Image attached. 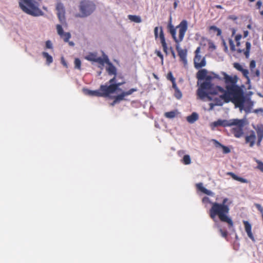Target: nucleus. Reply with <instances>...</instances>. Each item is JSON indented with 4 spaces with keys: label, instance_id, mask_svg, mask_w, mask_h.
I'll list each match as a JSON object with an SVG mask.
<instances>
[{
    "label": "nucleus",
    "instance_id": "obj_46",
    "mask_svg": "<svg viewBox=\"0 0 263 263\" xmlns=\"http://www.w3.org/2000/svg\"><path fill=\"white\" fill-rule=\"evenodd\" d=\"M175 96L178 99L181 98L182 96V93L181 91L179 90V89H178V91H175Z\"/></svg>",
    "mask_w": 263,
    "mask_h": 263
},
{
    "label": "nucleus",
    "instance_id": "obj_14",
    "mask_svg": "<svg viewBox=\"0 0 263 263\" xmlns=\"http://www.w3.org/2000/svg\"><path fill=\"white\" fill-rule=\"evenodd\" d=\"M200 88L202 89L208 90L209 91V93L211 95H217L218 93H213V91L216 90V86H214L211 82L204 81L201 84Z\"/></svg>",
    "mask_w": 263,
    "mask_h": 263
},
{
    "label": "nucleus",
    "instance_id": "obj_4",
    "mask_svg": "<svg viewBox=\"0 0 263 263\" xmlns=\"http://www.w3.org/2000/svg\"><path fill=\"white\" fill-rule=\"evenodd\" d=\"M42 0H19V7L25 13L33 16H43L44 13L40 9Z\"/></svg>",
    "mask_w": 263,
    "mask_h": 263
},
{
    "label": "nucleus",
    "instance_id": "obj_24",
    "mask_svg": "<svg viewBox=\"0 0 263 263\" xmlns=\"http://www.w3.org/2000/svg\"><path fill=\"white\" fill-rule=\"evenodd\" d=\"M227 174L230 176L233 179L241 183H248V182L247 179L237 176L233 172H228Z\"/></svg>",
    "mask_w": 263,
    "mask_h": 263
},
{
    "label": "nucleus",
    "instance_id": "obj_53",
    "mask_svg": "<svg viewBox=\"0 0 263 263\" xmlns=\"http://www.w3.org/2000/svg\"><path fill=\"white\" fill-rule=\"evenodd\" d=\"M229 18L235 21L237 19V17L235 15H232L229 16Z\"/></svg>",
    "mask_w": 263,
    "mask_h": 263
},
{
    "label": "nucleus",
    "instance_id": "obj_18",
    "mask_svg": "<svg viewBox=\"0 0 263 263\" xmlns=\"http://www.w3.org/2000/svg\"><path fill=\"white\" fill-rule=\"evenodd\" d=\"M124 83L125 82H122L115 84H112L111 85H109L106 84L105 85L106 86V88L108 92L109 95L110 94L114 93L116 90H120L119 87Z\"/></svg>",
    "mask_w": 263,
    "mask_h": 263
},
{
    "label": "nucleus",
    "instance_id": "obj_32",
    "mask_svg": "<svg viewBox=\"0 0 263 263\" xmlns=\"http://www.w3.org/2000/svg\"><path fill=\"white\" fill-rule=\"evenodd\" d=\"M210 30H212L214 32H216L217 33V36H220L221 34V30L219 28H217L215 26H211L209 27Z\"/></svg>",
    "mask_w": 263,
    "mask_h": 263
},
{
    "label": "nucleus",
    "instance_id": "obj_8",
    "mask_svg": "<svg viewBox=\"0 0 263 263\" xmlns=\"http://www.w3.org/2000/svg\"><path fill=\"white\" fill-rule=\"evenodd\" d=\"M85 59L87 61L91 62H97L99 64V67L101 69H103L105 64V61H108V57L105 55H103V58L98 57L96 53L90 52L88 55L85 56Z\"/></svg>",
    "mask_w": 263,
    "mask_h": 263
},
{
    "label": "nucleus",
    "instance_id": "obj_47",
    "mask_svg": "<svg viewBox=\"0 0 263 263\" xmlns=\"http://www.w3.org/2000/svg\"><path fill=\"white\" fill-rule=\"evenodd\" d=\"M116 76H115L114 77V78H112L109 81L108 83H109V85H111L112 84L116 83Z\"/></svg>",
    "mask_w": 263,
    "mask_h": 263
},
{
    "label": "nucleus",
    "instance_id": "obj_30",
    "mask_svg": "<svg viewBox=\"0 0 263 263\" xmlns=\"http://www.w3.org/2000/svg\"><path fill=\"white\" fill-rule=\"evenodd\" d=\"M177 115L176 111H171L168 112H166L164 114V116L168 119H172L175 117Z\"/></svg>",
    "mask_w": 263,
    "mask_h": 263
},
{
    "label": "nucleus",
    "instance_id": "obj_57",
    "mask_svg": "<svg viewBox=\"0 0 263 263\" xmlns=\"http://www.w3.org/2000/svg\"><path fill=\"white\" fill-rule=\"evenodd\" d=\"M210 48L215 49L216 48V46L214 45V44L213 43H211L209 45Z\"/></svg>",
    "mask_w": 263,
    "mask_h": 263
},
{
    "label": "nucleus",
    "instance_id": "obj_41",
    "mask_svg": "<svg viewBox=\"0 0 263 263\" xmlns=\"http://www.w3.org/2000/svg\"><path fill=\"white\" fill-rule=\"evenodd\" d=\"M221 40H222V45L224 47V51L225 52H228V47H227V44L224 40V39L223 38V37L222 36L221 37Z\"/></svg>",
    "mask_w": 263,
    "mask_h": 263
},
{
    "label": "nucleus",
    "instance_id": "obj_25",
    "mask_svg": "<svg viewBox=\"0 0 263 263\" xmlns=\"http://www.w3.org/2000/svg\"><path fill=\"white\" fill-rule=\"evenodd\" d=\"M198 119V115L196 112L192 113L186 118L187 121L190 123H193Z\"/></svg>",
    "mask_w": 263,
    "mask_h": 263
},
{
    "label": "nucleus",
    "instance_id": "obj_31",
    "mask_svg": "<svg viewBox=\"0 0 263 263\" xmlns=\"http://www.w3.org/2000/svg\"><path fill=\"white\" fill-rule=\"evenodd\" d=\"M215 142L217 145L222 147V148L223 149V153L224 154H228L230 152V149L228 147L222 145L221 143H220L219 142L217 141L216 140H215Z\"/></svg>",
    "mask_w": 263,
    "mask_h": 263
},
{
    "label": "nucleus",
    "instance_id": "obj_29",
    "mask_svg": "<svg viewBox=\"0 0 263 263\" xmlns=\"http://www.w3.org/2000/svg\"><path fill=\"white\" fill-rule=\"evenodd\" d=\"M128 18L132 22H134L137 23H139L141 22V18L139 16L135 15H128Z\"/></svg>",
    "mask_w": 263,
    "mask_h": 263
},
{
    "label": "nucleus",
    "instance_id": "obj_26",
    "mask_svg": "<svg viewBox=\"0 0 263 263\" xmlns=\"http://www.w3.org/2000/svg\"><path fill=\"white\" fill-rule=\"evenodd\" d=\"M42 55L44 58L46 59V64L49 65L53 62V58L51 55H49L48 53L46 52H43Z\"/></svg>",
    "mask_w": 263,
    "mask_h": 263
},
{
    "label": "nucleus",
    "instance_id": "obj_60",
    "mask_svg": "<svg viewBox=\"0 0 263 263\" xmlns=\"http://www.w3.org/2000/svg\"><path fill=\"white\" fill-rule=\"evenodd\" d=\"M215 7L217 9H223L222 6L221 5H216Z\"/></svg>",
    "mask_w": 263,
    "mask_h": 263
},
{
    "label": "nucleus",
    "instance_id": "obj_55",
    "mask_svg": "<svg viewBox=\"0 0 263 263\" xmlns=\"http://www.w3.org/2000/svg\"><path fill=\"white\" fill-rule=\"evenodd\" d=\"M171 53H172V55L174 59H175V58H176V54H175V52H174V50H173L172 48H171Z\"/></svg>",
    "mask_w": 263,
    "mask_h": 263
},
{
    "label": "nucleus",
    "instance_id": "obj_56",
    "mask_svg": "<svg viewBox=\"0 0 263 263\" xmlns=\"http://www.w3.org/2000/svg\"><path fill=\"white\" fill-rule=\"evenodd\" d=\"M209 105H210V110H212L213 109V108H214V106L215 105H216L215 103L214 104V103H210Z\"/></svg>",
    "mask_w": 263,
    "mask_h": 263
},
{
    "label": "nucleus",
    "instance_id": "obj_15",
    "mask_svg": "<svg viewBox=\"0 0 263 263\" xmlns=\"http://www.w3.org/2000/svg\"><path fill=\"white\" fill-rule=\"evenodd\" d=\"M256 139V136L255 132L251 130L249 133V135L246 136L245 142L249 144L250 147H252L255 144Z\"/></svg>",
    "mask_w": 263,
    "mask_h": 263
},
{
    "label": "nucleus",
    "instance_id": "obj_51",
    "mask_svg": "<svg viewBox=\"0 0 263 263\" xmlns=\"http://www.w3.org/2000/svg\"><path fill=\"white\" fill-rule=\"evenodd\" d=\"M172 86H173V88L175 90V91H178V88L177 86L175 81H172Z\"/></svg>",
    "mask_w": 263,
    "mask_h": 263
},
{
    "label": "nucleus",
    "instance_id": "obj_58",
    "mask_svg": "<svg viewBox=\"0 0 263 263\" xmlns=\"http://www.w3.org/2000/svg\"><path fill=\"white\" fill-rule=\"evenodd\" d=\"M118 102L117 101V100L114 98V100L112 103H110L111 106H114L116 104L118 103Z\"/></svg>",
    "mask_w": 263,
    "mask_h": 263
},
{
    "label": "nucleus",
    "instance_id": "obj_43",
    "mask_svg": "<svg viewBox=\"0 0 263 263\" xmlns=\"http://www.w3.org/2000/svg\"><path fill=\"white\" fill-rule=\"evenodd\" d=\"M219 232L221 233V236L224 238H227L228 236V232L227 231H223L221 229H219Z\"/></svg>",
    "mask_w": 263,
    "mask_h": 263
},
{
    "label": "nucleus",
    "instance_id": "obj_10",
    "mask_svg": "<svg viewBox=\"0 0 263 263\" xmlns=\"http://www.w3.org/2000/svg\"><path fill=\"white\" fill-rule=\"evenodd\" d=\"M154 35L155 39H157L159 37L160 43L163 48V51L167 55L168 54L167 51V46L165 41V38L164 36V32L162 27H156L154 28Z\"/></svg>",
    "mask_w": 263,
    "mask_h": 263
},
{
    "label": "nucleus",
    "instance_id": "obj_28",
    "mask_svg": "<svg viewBox=\"0 0 263 263\" xmlns=\"http://www.w3.org/2000/svg\"><path fill=\"white\" fill-rule=\"evenodd\" d=\"M235 119H231L229 120H222V126L227 127L233 126L234 124H236V123L234 122Z\"/></svg>",
    "mask_w": 263,
    "mask_h": 263
},
{
    "label": "nucleus",
    "instance_id": "obj_3",
    "mask_svg": "<svg viewBox=\"0 0 263 263\" xmlns=\"http://www.w3.org/2000/svg\"><path fill=\"white\" fill-rule=\"evenodd\" d=\"M229 201L228 198H224L222 203L212 202L208 197H204L202 201L203 203H208L211 204V208L209 211V215L210 218L215 222H217L216 217H218L220 221L226 222L228 224V227H233L234 223L231 218L229 216L230 208L226 203Z\"/></svg>",
    "mask_w": 263,
    "mask_h": 263
},
{
    "label": "nucleus",
    "instance_id": "obj_40",
    "mask_svg": "<svg viewBox=\"0 0 263 263\" xmlns=\"http://www.w3.org/2000/svg\"><path fill=\"white\" fill-rule=\"evenodd\" d=\"M213 124L215 127H217L219 126H222V120H218L217 121L213 122Z\"/></svg>",
    "mask_w": 263,
    "mask_h": 263
},
{
    "label": "nucleus",
    "instance_id": "obj_12",
    "mask_svg": "<svg viewBox=\"0 0 263 263\" xmlns=\"http://www.w3.org/2000/svg\"><path fill=\"white\" fill-rule=\"evenodd\" d=\"M88 95L92 96H97V97H108L109 93L106 88V86L105 85H101L100 87L99 90H87V93Z\"/></svg>",
    "mask_w": 263,
    "mask_h": 263
},
{
    "label": "nucleus",
    "instance_id": "obj_34",
    "mask_svg": "<svg viewBox=\"0 0 263 263\" xmlns=\"http://www.w3.org/2000/svg\"><path fill=\"white\" fill-rule=\"evenodd\" d=\"M74 68L76 69H81V61L79 58H76L74 61Z\"/></svg>",
    "mask_w": 263,
    "mask_h": 263
},
{
    "label": "nucleus",
    "instance_id": "obj_63",
    "mask_svg": "<svg viewBox=\"0 0 263 263\" xmlns=\"http://www.w3.org/2000/svg\"><path fill=\"white\" fill-rule=\"evenodd\" d=\"M153 75H154V77L156 79H158V77H157V75H156V74H155V73H154V74H153Z\"/></svg>",
    "mask_w": 263,
    "mask_h": 263
},
{
    "label": "nucleus",
    "instance_id": "obj_45",
    "mask_svg": "<svg viewBox=\"0 0 263 263\" xmlns=\"http://www.w3.org/2000/svg\"><path fill=\"white\" fill-rule=\"evenodd\" d=\"M167 78L170 80L171 82L175 81V79L174 78L172 72H170L167 74Z\"/></svg>",
    "mask_w": 263,
    "mask_h": 263
},
{
    "label": "nucleus",
    "instance_id": "obj_64",
    "mask_svg": "<svg viewBox=\"0 0 263 263\" xmlns=\"http://www.w3.org/2000/svg\"><path fill=\"white\" fill-rule=\"evenodd\" d=\"M247 27L249 29H250L251 28V25H248Z\"/></svg>",
    "mask_w": 263,
    "mask_h": 263
},
{
    "label": "nucleus",
    "instance_id": "obj_61",
    "mask_svg": "<svg viewBox=\"0 0 263 263\" xmlns=\"http://www.w3.org/2000/svg\"><path fill=\"white\" fill-rule=\"evenodd\" d=\"M236 46L239 47L240 45V41H236Z\"/></svg>",
    "mask_w": 263,
    "mask_h": 263
},
{
    "label": "nucleus",
    "instance_id": "obj_62",
    "mask_svg": "<svg viewBox=\"0 0 263 263\" xmlns=\"http://www.w3.org/2000/svg\"><path fill=\"white\" fill-rule=\"evenodd\" d=\"M174 8H176L177 6V3L176 2H175L174 3Z\"/></svg>",
    "mask_w": 263,
    "mask_h": 263
},
{
    "label": "nucleus",
    "instance_id": "obj_27",
    "mask_svg": "<svg viewBox=\"0 0 263 263\" xmlns=\"http://www.w3.org/2000/svg\"><path fill=\"white\" fill-rule=\"evenodd\" d=\"M213 79L221 80V78L219 77V76L214 72H211L210 75L206 74L204 80L205 81L211 82V81Z\"/></svg>",
    "mask_w": 263,
    "mask_h": 263
},
{
    "label": "nucleus",
    "instance_id": "obj_23",
    "mask_svg": "<svg viewBox=\"0 0 263 263\" xmlns=\"http://www.w3.org/2000/svg\"><path fill=\"white\" fill-rule=\"evenodd\" d=\"M207 74L208 71L206 69H201L197 72L196 77L198 80H204Z\"/></svg>",
    "mask_w": 263,
    "mask_h": 263
},
{
    "label": "nucleus",
    "instance_id": "obj_38",
    "mask_svg": "<svg viewBox=\"0 0 263 263\" xmlns=\"http://www.w3.org/2000/svg\"><path fill=\"white\" fill-rule=\"evenodd\" d=\"M250 68L251 71H252L253 69H254L256 67V62L254 60L251 61L250 63Z\"/></svg>",
    "mask_w": 263,
    "mask_h": 263
},
{
    "label": "nucleus",
    "instance_id": "obj_21",
    "mask_svg": "<svg viewBox=\"0 0 263 263\" xmlns=\"http://www.w3.org/2000/svg\"><path fill=\"white\" fill-rule=\"evenodd\" d=\"M196 186H197V189L199 191L202 192V193H203L208 195L213 196V195H214L212 191H211L206 189L204 187H203L202 183H197L196 184Z\"/></svg>",
    "mask_w": 263,
    "mask_h": 263
},
{
    "label": "nucleus",
    "instance_id": "obj_50",
    "mask_svg": "<svg viewBox=\"0 0 263 263\" xmlns=\"http://www.w3.org/2000/svg\"><path fill=\"white\" fill-rule=\"evenodd\" d=\"M242 35L240 34H237L235 37V41H240V40L241 39Z\"/></svg>",
    "mask_w": 263,
    "mask_h": 263
},
{
    "label": "nucleus",
    "instance_id": "obj_7",
    "mask_svg": "<svg viewBox=\"0 0 263 263\" xmlns=\"http://www.w3.org/2000/svg\"><path fill=\"white\" fill-rule=\"evenodd\" d=\"M229 43L230 47V50L232 52L236 51L238 54H241L243 53L246 58H249L251 48V44L250 42H247L246 43V48L244 49H241L240 48L236 49L235 48L234 43L232 39H229Z\"/></svg>",
    "mask_w": 263,
    "mask_h": 263
},
{
    "label": "nucleus",
    "instance_id": "obj_11",
    "mask_svg": "<svg viewBox=\"0 0 263 263\" xmlns=\"http://www.w3.org/2000/svg\"><path fill=\"white\" fill-rule=\"evenodd\" d=\"M56 28L58 35L63 39L65 42H68L70 46L74 45L73 42L69 41V40L71 38V34L69 32H64L62 26L59 24L57 25Z\"/></svg>",
    "mask_w": 263,
    "mask_h": 263
},
{
    "label": "nucleus",
    "instance_id": "obj_39",
    "mask_svg": "<svg viewBox=\"0 0 263 263\" xmlns=\"http://www.w3.org/2000/svg\"><path fill=\"white\" fill-rule=\"evenodd\" d=\"M155 53L156 54V55H157L158 57H159V58L161 59V60L162 62H163V54L161 53V52H160V51L156 50L155 51Z\"/></svg>",
    "mask_w": 263,
    "mask_h": 263
},
{
    "label": "nucleus",
    "instance_id": "obj_6",
    "mask_svg": "<svg viewBox=\"0 0 263 263\" xmlns=\"http://www.w3.org/2000/svg\"><path fill=\"white\" fill-rule=\"evenodd\" d=\"M195 57L194 58V67L199 69L206 66V62L205 58L201 55V47H198L195 51Z\"/></svg>",
    "mask_w": 263,
    "mask_h": 263
},
{
    "label": "nucleus",
    "instance_id": "obj_2",
    "mask_svg": "<svg viewBox=\"0 0 263 263\" xmlns=\"http://www.w3.org/2000/svg\"><path fill=\"white\" fill-rule=\"evenodd\" d=\"M167 28L169 33L171 34L174 41L176 43V49L179 57L180 61L183 63L184 66L187 64V50L182 49L180 47L179 43L181 42L184 37L188 29V22L186 20H182L176 27L172 24V17L170 16Z\"/></svg>",
    "mask_w": 263,
    "mask_h": 263
},
{
    "label": "nucleus",
    "instance_id": "obj_13",
    "mask_svg": "<svg viewBox=\"0 0 263 263\" xmlns=\"http://www.w3.org/2000/svg\"><path fill=\"white\" fill-rule=\"evenodd\" d=\"M56 10L57 11L58 17L60 22L63 25H66L65 19V9L63 4L61 2H58L56 5Z\"/></svg>",
    "mask_w": 263,
    "mask_h": 263
},
{
    "label": "nucleus",
    "instance_id": "obj_48",
    "mask_svg": "<svg viewBox=\"0 0 263 263\" xmlns=\"http://www.w3.org/2000/svg\"><path fill=\"white\" fill-rule=\"evenodd\" d=\"M215 104L216 105H222V102H221V101L219 99H215Z\"/></svg>",
    "mask_w": 263,
    "mask_h": 263
},
{
    "label": "nucleus",
    "instance_id": "obj_35",
    "mask_svg": "<svg viewBox=\"0 0 263 263\" xmlns=\"http://www.w3.org/2000/svg\"><path fill=\"white\" fill-rule=\"evenodd\" d=\"M125 95L122 92L121 94L118 95L114 97V98L117 100V101L119 103L121 101L123 100L124 99Z\"/></svg>",
    "mask_w": 263,
    "mask_h": 263
},
{
    "label": "nucleus",
    "instance_id": "obj_16",
    "mask_svg": "<svg viewBox=\"0 0 263 263\" xmlns=\"http://www.w3.org/2000/svg\"><path fill=\"white\" fill-rule=\"evenodd\" d=\"M243 223L245 230L248 236L253 241H255L254 236L252 232V226L248 221L243 220Z\"/></svg>",
    "mask_w": 263,
    "mask_h": 263
},
{
    "label": "nucleus",
    "instance_id": "obj_22",
    "mask_svg": "<svg viewBox=\"0 0 263 263\" xmlns=\"http://www.w3.org/2000/svg\"><path fill=\"white\" fill-rule=\"evenodd\" d=\"M197 95L201 99H203L204 98H207L209 100H211V97L208 93L205 91L204 89L200 88L197 90Z\"/></svg>",
    "mask_w": 263,
    "mask_h": 263
},
{
    "label": "nucleus",
    "instance_id": "obj_36",
    "mask_svg": "<svg viewBox=\"0 0 263 263\" xmlns=\"http://www.w3.org/2000/svg\"><path fill=\"white\" fill-rule=\"evenodd\" d=\"M137 90L136 88H131L129 90L127 91H123V93L125 96H129L132 94L134 92H135Z\"/></svg>",
    "mask_w": 263,
    "mask_h": 263
},
{
    "label": "nucleus",
    "instance_id": "obj_5",
    "mask_svg": "<svg viewBox=\"0 0 263 263\" xmlns=\"http://www.w3.org/2000/svg\"><path fill=\"white\" fill-rule=\"evenodd\" d=\"M96 5L91 1L83 0L79 5L80 13L76 14L77 17H85L90 15L96 9Z\"/></svg>",
    "mask_w": 263,
    "mask_h": 263
},
{
    "label": "nucleus",
    "instance_id": "obj_54",
    "mask_svg": "<svg viewBox=\"0 0 263 263\" xmlns=\"http://www.w3.org/2000/svg\"><path fill=\"white\" fill-rule=\"evenodd\" d=\"M255 76L259 77L260 76V71L258 69H256L255 71Z\"/></svg>",
    "mask_w": 263,
    "mask_h": 263
},
{
    "label": "nucleus",
    "instance_id": "obj_59",
    "mask_svg": "<svg viewBox=\"0 0 263 263\" xmlns=\"http://www.w3.org/2000/svg\"><path fill=\"white\" fill-rule=\"evenodd\" d=\"M249 32L247 30L243 32V35L245 37H246L248 35Z\"/></svg>",
    "mask_w": 263,
    "mask_h": 263
},
{
    "label": "nucleus",
    "instance_id": "obj_49",
    "mask_svg": "<svg viewBox=\"0 0 263 263\" xmlns=\"http://www.w3.org/2000/svg\"><path fill=\"white\" fill-rule=\"evenodd\" d=\"M61 63L63 65V66L64 67H65L66 68H67L68 67V65H67V64L66 63V62L65 61V60H64V58L63 57H62L61 58Z\"/></svg>",
    "mask_w": 263,
    "mask_h": 263
},
{
    "label": "nucleus",
    "instance_id": "obj_42",
    "mask_svg": "<svg viewBox=\"0 0 263 263\" xmlns=\"http://www.w3.org/2000/svg\"><path fill=\"white\" fill-rule=\"evenodd\" d=\"M46 48L48 49H52V44L50 41L48 40L45 43Z\"/></svg>",
    "mask_w": 263,
    "mask_h": 263
},
{
    "label": "nucleus",
    "instance_id": "obj_44",
    "mask_svg": "<svg viewBox=\"0 0 263 263\" xmlns=\"http://www.w3.org/2000/svg\"><path fill=\"white\" fill-rule=\"evenodd\" d=\"M255 206L261 214L263 213V208L260 204L255 203Z\"/></svg>",
    "mask_w": 263,
    "mask_h": 263
},
{
    "label": "nucleus",
    "instance_id": "obj_9",
    "mask_svg": "<svg viewBox=\"0 0 263 263\" xmlns=\"http://www.w3.org/2000/svg\"><path fill=\"white\" fill-rule=\"evenodd\" d=\"M234 122L236 124L233 125L234 127L232 128L231 132L235 137L238 138L243 134L244 121L242 120L236 119Z\"/></svg>",
    "mask_w": 263,
    "mask_h": 263
},
{
    "label": "nucleus",
    "instance_id": "obj_17",
    "mask_svg": "<svg viewBox=\"0 0 263 263\" xmlns=\"http://www.w3.org/2000/svg\"><path fill=\"white\" fill-rule=\"evenodd\" d=\"M234 67L237 70L240 71L243 77L247 80L248 82H250V78L249 77V70L247 69H244L242 66L238 63H234L233 64Z\"/></svg>",
    "mask_w": 263,
    "mask_h": 263
},
{
    "label": "nucleus",
    "instance_id": "obj_33",
    "mask_svg": "<svg viewBox=\"0 0 263 263\" xmlns=\"http://www.w3.org/2000/svg\"><path fill=\"white\" fill-rule=\"evenodd\" d=\"M182 162L185 165L190 164L191 163V158L189 155H185L182 159Z\"/></svg>",
    "mask_w": 263,
    "mask_h": 263
},
{
    "label": "nucleus",
    "instance_id": "obj_19",
    "mask_svg": "<svg viewBox=\"0 0 263 263\" xmlns=\"http://www.w3.org/2000/svg\"><path fill=\"white\" fill-rule=\"evenodd\" d=\"M257 135V146L260 145V143L263 138V125H257L256 128H255Z\"/></svg>",
    "mask_w": 263,
    "mask_h": 263
},
{
    "label": "nucleus",
    "instance_id": "obj_37",
    "mask_svg": "<svg viewBox=\"0 0 263 263\" xmlns=\"http://www.w3.org/2000/svg\"><path fill=\"white\" fill-rule=\"evenodd\" d=\"M256 162L258 164L257 168L261 171L263 172V162L259 160H256Z\"/></svg>",
    "mask_w": 263,
    "mask_h": 263
},
{
    "label": "nucleus",
    "instance_id": "obj_52",
    "mask_svg": "<svg viewBox=\"0 0 263 263\" xmlns=\"http://www.w3.org/2000/svg\"><path fill=\"white\" fill-rule=\"evenodd\" d=\"M256 5L257 8L258 9H260V7L262 5V2L260 1H257Z\"/></svg>",
    "mask_w": 263,
    "mask_h": 263
},
{
    "label": "nucleus",
    "instance_id": "obj_20",
    "mask_svg": "<svg viewBox=\"0 0 263 263\" xmlns=\"http://www.w3.org/2000/svg\"><path fill=\"white\" fill-rule=\"evenodd\" d=\"M105 63L108 64V67L106 68V71L108 72V74L110 76L114 75L116 76L117 74V69L116 67L110 62L109 59L108 58V61H105Z\"/></svg>",
    "mask_w": 263,
    "mask_h": 263
},
{
    "label": "nucleus",
    "instance_id": "obj_1",
    "mask_svg": "<svg viewBox=\"0 0 263 263\" xmlns=\"http://www.w3.org/2000/svg\"><path fill=\"white\" fill-rule=\"evenodd\" d=\"M222 74L223 76L226 89L224 90L221 86H216V90L213 93H222L220 96V98L225 103L231 102L235 105V107L239 108L240 110H242L245 98L243 90L236 84L237 81V77H232L224 72H222Z\"/></svg>",
    "mask_w": 263,
    "mask_h": 263
}]
</instances>
